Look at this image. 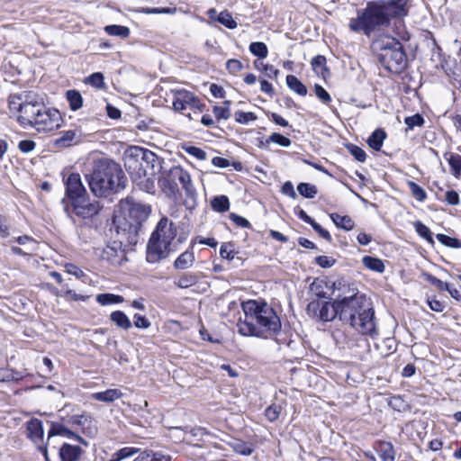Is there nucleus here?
Instances as JSON below:
<instances>
[{"mask_svg":"<svg viewBox=\"0 0 461 461\" xmlns=\"http://www.w3.org/2000/svg\"><path fill=\"white\" fill-rule=\"evenodd\" d=\"M307 312L322 321H331L338 317L361 335L374 339L379 335L374 308L366 295L354 291L348 295L339 294L333 303L312 301L307 306Z\"/></svg>","mask_w":461,"mask_h":461,"instance_id":"obj_1","label":"nucleus"},{"mask_svg":"<svg viewBox=\"0 0 461 461\" xmlns=\"http://www.w3.org/2000/svg\"><path fill=\"white\" fill-rule=\"evenodd\" d=\"M8 107L12 113H18L17 122L23 128L31 127L39 132H48L60 126L59 112L48 107L43 97L34 91L11 94Z\"/></svg>","mask_w":461,"mask_h":461,"instance_id":"obj_2","label":"nucleus"},{"mask_svg":"<svg viewBox=\"0 0 461 461\" xmlns=\"http://www.w3.org/2000/svg\"><path fill=\"white\" fill-rule=\"evenodd\" d=\"M8 107L12 113H18L17 122L23 128L31 127L39 132H48L60 126L59 112L48 107L43 97L34 91L11 94Z\"/></svg>","mask_w":461,"mask_h":461,"instance_id":"obj_3","label":"nucleus"},{"mask_svg":"<svg viewBox=\"0 0 461 461\" xmlns=\"http://www.w3.org/2000/svg\"><path fill=\"white\" fill-rule=\"evenodd\" d=\"M244 320L237 324L238 331L243 336L262 339L276 337L278 344L293 348L294 341L283 336L281 320L276 310L265 301L249 300L242 303Z\"/></svg>","mask_w":461,"mask_h":461,"instance_id":"obj_4","label":"nucleus"},{"mask_svg":"<svg viewBox=\"0 0 461 461\" xmlns=\"http://www.w3.org/2000/svg\"><path fill=\"white\" fill-rule=\"evenodd\" d=\"M86 179L91 192L97 197L120 192L127 182L120 165L106 158L95 160L92 171L86 174Z\"/></svg>","mask_w":461,"mask_h":461,"instance_id":"obj_5","label":"nucleus"},{"mask_svg":"<svg viewBox=\"0 0 461 461\" xmlns=\"http://www.w3.org/2000/svg\"><path fill=\"white\" fill-rule=\"evenodd\" d=\"M122 207L127 210V213L123 218V221L116 226L117 233L125 237L124 240H120V244L127 242L129 244L136 243L138 240L139 232L141 230L143 222L147 221L150 212L151 206L149 204L135 202L132 198H126L122 203ZM121 249V245L114 242V246H107L104 249L103 258L106 256L107 259L115 256L117 249Z\"/></svg>","mask_w":461,"mask_h":461,"instance_id":"obj_6","label":"nucleus"},{"mask_svg":"<svg viewBox=\"0 0 461 461\" xmlns=\"http://www.w3.org/2000/svg\"><path fill=\"white\" fill-rule=\"evenodd\" d=\"M176 233V225L167 217L161 218L147 244V261L155 264L167 258L171 252H175L176 248L172 244Z\"/></svg>","mask_w":461,"mask_h":461,"instance_id":"obj_7","label":"nucleus"},{"mask_svg":"<svg viewBox=\"0 0 461 461\" xmlns=\"http://www.w3.org/2000/svg\"><path fill=\"white\" fill-rule=\"evenodd\" d=\"M379 63L388 71L402 73L407 66V56L402 44L393 37L376 40L372 44Z\"/></svg>","mask_w":461,"mask_h":461,"instance_id":"obj_8","label":"nucleus"},{"mask_svg":"<svg viewBox=\"0 0 461 461\" xmlns=\"http://www.w3.org/2000/svg\"><path fill=\"white\" fill-rule=\"evenodd\" d=\"M124 166L131 176L157 175L162 169V159L149 149L132 146L124 153Z\"/></svg>","mask_w":461,"mask_h":461,"instance_id":"obj_9","label":"nucleus"},{"mask_svg":"<svg viewBox=\"0 0 461 461\" xmlns=\"http://www.w3.org/2000/svg\"><path fill=\"white\" fill-rule=\"evenodd\" d=\"M390 23L381 1H373L357 12V18L350 20L349 28L354 32L363 31L366 35H369L377 27H387Z\"/></svg>","mask_w":461,"mask_h":461,"instance_id":"obj_10","label":"nucleus"},{"mask_svg":"<svg viewBox=\"0 0 461 461\" xmlns=\"http://www.w3.org/2000/svg\"><path fill=\"white\" fill-rule=\"evenodd\" d=\"M61 203L65 213L74 223L79 220L86 223L87 221L93 220L102 209L98 201H90L86 196L71 203L63 198Z\"/></svg>","mask_w":461,"mask_h":461,"instance_id":"obj_11","label":"nucleus"},{"mask_svg":"<svg viewBox=\"0 0 461 461\" xmlns=\"http://www.w3.org/2000/svg\"><path fill=\"white\" fill-rule=\"evenodd\" d=\"M173 108L176 112H184L185 110L202 111L204 104L192 92L185 89L176 90L173 93Z\"/></svg>","mask_w":461,"mask_h":461,"instance_id":"obj_12","label":"nucleus"},{"mask_svg":"<svg viewBox=\"0 0 461 461\" xmlns=\"http://www.w3.org/2000/svg\"><path fill=\"white\" fill-rule=\"evenodd\" d=\"M66 196L69 203L86 196V190L82 183L80 175L71 173L65 180Z\"/></svg>","mask_w":461,"mask_h":461,"instance_id":"obj_13","label":"nucleus"},{"mask_svg":"<svg viewBox=\"0 0 461 461\" xmlns=\"http://www.w3.org/2000/svg\"><path fill=\"white\" fill-rule=\"evenodd\" d=\"M386 15L391 22L408 16L411 7V0H380Z\"/></svg>","mask_w":461,"mask_h":461,"instance_id":"obj_14","label":"nucleus"},{"mask_svg":"<svg viewBox=\"0 0 461 461\" xmlns=\"http://www.w3.org/2000/svg\"><path fill=\"white\" fill-rule=\"evenodd\" d=\"M175 178L178 179V183L182 185L185 194L189 198H194L196 192L193 185L190 174L181 167H175L174 174Z\"/></svg>","mask_w":461,"mask_h":461,"instance_id":"obj_15","label":"nucleus"},{"mask_svg":"<svg viewBox=\"0 0 461 461\" xmlns=\"http://www.w3.org/2000/svg\"><path fill=\"white\" fill-rule=\"evenodd\" d=\"M175 167H173L167 173V175L158 180V183L166 194L167 196H176L178 193V179L175 178L172 175L174 174Z\"/></svg>","mask_w":461,"mask_h":461,"instance_id":"obj_16","label":"nucleus"},{"mask_svg":"<svg viewBox=\"0 0 461 461\" xmlns=\"http://www.w3.org/2000/svg\"><path fill=\"white\" fill-rule=\"evenodd\" d=\"M199 279V273L185 271L174 276V285L180 289H187L195 285Z\"/></svg>","mask_w":461,"mask_h":461,"instance_id":"obj_17","label":"nucleus"},{"mask_svg":"<svg viewBox=\"0 0 461 461\" xmlns=\"http://www.w3.org/2000/svg\"><path fill=\"white\" fill-rule=\"evenodd\" d=\"M155 176L156 175L142 176V174H140V177L137 175L131 176L132 182L140 190L151 194L156 193Z\"/></svg>","mask_w":461,"mask_h":461,"instance_id":"obj_18","label":"nucleus"},{"mask_svg":"<svg viewBox=\"0 0 461 461\" xmlns=\"http://www.w3.org/2000/svg\"><path fill=\"white\" fill-rule=\"evenodd\" d=\"M28 438L35 443L42 442L44 430L42 421L39 419L32 418L26 423Z\"/></svg>","mask_w":461,"mask_h":461,"instance_id":"obj_19","label":"nucleus"},{"mask_svg":"<svg viewBox=\"0 0 461 461\" xmlns=\"http://www.w3.org/2000/svg\"><path fill=\"white\" fill-rule=\"evenodd\" d=\"M60 137L55 140V146L58 148H68L80 141V133L77 130L62 131Z\"/></svg>","mask_w":461,"mask_h":461,"instance_id":"obj_20","label":"nucleus"},{"mask_svg":"<svg viewBox=\"0 0 461 461\" xmlns=\"http://www.w3.org/2000/svg\"><path fill=\"white\" fill-rule=\"evenodd\" d=\"M375 448L382 461H394L395 451L391 442L383 440L376 441L375 443Z\"/></svg>","mask_w":461,"mask_h":461,"instance_id":"obj_21","label":"nucleus"},{"mask_svg":"<svg viewBox=\"0 0 461 461\" xmlns=\"http://www.w3.org/2000/svg\"><path fill=\"white\" fill-rule=\"evenodd\" d=\"M195 261L193 249H187L181 253L173 263V267L177 270H185L193 267Z\"/></svg>","mask_w":461,"mask_h":461,"instance_id":"obj_22","label":"nucleus"},{"mask_svg":"<svg viewBox=\"0 0 461 461\" xmlns=\"http://www.w3.org/2000/svg\"><path fill=\"white\" fill-rule=\"evenodd\" d=\"M227 444L232 450L240 455L250 456L254 451V445L240 438H230Z\"/></svg>","mask_w":461,"mask_h":461,"instance_id":"obj_23","label":"nucleus"},{"mask_svg":"<svg viewBox=\"0 0 461 461\" xmlns=\"http://www.w3.org/2000/svg\"><path fill=\"white\" fill-rule=\"evenodd\" d=\"M122 395H123V393H122V391L120 389L115 388V389H108L104 392L94 393H92L91 397H92V399L98 401V402L111 403V402H113L114 401L122 398Z\"/></svg>","mask_w":461,"mask_h":461,"instance_id":"obj_24","label":"nucleus"},{"mask_svg":"<svg viewBox=\"0 0 461 461\" xmlns=\"http://www.w3.org/2000/svg\"><path fill=\"white\" fill-rule=\"evenodd\" d=\"M61 461H77L81 455V448L64 443L59 451Z\"/></svg>","mask_w":461,"mask_h":461,"instance_id":"obj_25","label":"nucleus"},{"mask_svg":"<svg viewBox=\"0 0 461 461\" xmlns=\"http://www.w3.org/2000/svg\"><path fill=\"white\" fill-rule=\"evenodd\" d=\"M330 217L338 228L344 230H351L355 226L353 219L348 215H340L337 212H332L330 214Z\"/></svg>","mask_w":461,"mask_h":461,"instance_id":"obj_26","label":"nucleus"},{"mask_svg":"<svg viewBox=\"0 0 461 461\" xmlns=\"http://www.w3.org/2000/svg\"><path fill=\"white\" fill-rule=\"evenodd\" d=\"M110 320L120 329L127 330L131 327L129 317L122 311L113 312Z\"/></svg>","mask_w":461,"mask_h":461,"instance_id":"obj_27","label":"nucleus"},{"mask_svg":"<svg viewBox=\"0 0 461 461\" xmlns=\"http://www.w3.org/2000/svg\"><path fill=\"white\" fill-rule=\"evenodd\" d=\"M385 138V131L383 129H376L368 138L367 143L371 149L379 151Z\"/></svg>","mask_w":461,"mask_h":461,"instance_id":"obj_28","label":"nucleus"},{"mask_svg":"<svg viewBox=\"0 0 461 461\" xmlns=\"http://www.w3.org/2000/svg\"><path fill=\"white\" fill-rule=\"evenodd\" d=\"M362 263L365 267L376 273L384 272L385 267L384 261L378 258L365 256L362 258Z\"/></svg>","mask_w":461,"mask_h":461,"instance_id":"obj_29","label":"nucleus"},{"mask_svg":"<svg viewBox=\"0 0 461 461\" xmlns=\"http://www.w3.org/2000/svg\"><path fill=\"white\" fill-rule=\"evenodd\" d=\"M254 68L264 73V75L270 79H276L279 74V70L273 65L266 64L263 61L257 59L253 62Z\"/></svg>","mask_w":461,"mask_h":461,"instance_id":"obj_30","label":"nucleus"},{"mask_svg":"<svg viewBox=\"0 0 461 461\" xmlns=\"http://www.w3.org/2000/svg\"><path fill=\"white\" fill-rule=\"evenodd\" d=\"M171 457L162 452L144 451L133 461H170Z\"/></svg>","mask_w":461,"mask_h":461,"instance_id":"obj_31","label":"nucleus"},{"mask_svg":"<svg viewBox=\"0 0 461 461\" xmlns=\"http://www.w3.org/2000/svg\"><path fill=\"white\" fill-rule=\"evenodd\" d=\"M95 300L99 304L106 306L122 303L124 301V298L119 294L105 293L97 294Z\"/></svg>","mask_w":461,"mask_h":461,"instance_id":"obj_32","label":"nucleus"},{"mask_svg":"<svg viewBox=\"0 0 461 461\" xmlns=\"http://www.w3.org/2000/svg\"><path fill=\"white\" fill-rule=\"evenodd\" d=\"M286 85L299 95L304 96L307 95L306 86L294 75L286 76Z\"/></svg>","mask_w":461,"mask_h":461,"instance_id":"obj_33","label":"nucleus"},{"mask_svg":"<svg viewBox=\"0 0 461 461\" xmlns=\"http://www.w3.org/2000/svg\"><path fill=\"white\" fill-rule=\"evenodd\" d=\"M211 206L217 212H225L230 209V200L226 195H217L211 200Z\"/></svg>","mask_w":461,"mask_h":461,"instance_id":"obj_34","label":"nucleus"},{"mask_svg":"<svg viewBox=\"0 0 461 461\" xmlns=\"http://www.w3.org/2000/svg\"><path fill=\"white\" fill-rule=\"evenodd\" d=\"M67 100L68 101L69 107L72 111L80 109L83 105V98L79 91L68 90L66 93Z\"/></svg>","mask_w":461,"mask_h":461,"instance_id":"obj_35","label":"nucleus"},{"mask_svg":"<svg viewBox=\"0 0 461 461\" xmlns=\"http://www.w3.org/2000/svg\"><path fill=\"white\" fill-rule=\"evenodd\" d=\"M104 32L111 36H118L125 39L130 35V29L127 26L112 24L104 27Z\"/></svg>","mask_w":461,"mask_h":461,"instance_id":"obj_36","label":"nucleus"},{"mask_svg":"<svg viewBox=\"0 0 461 461\" xmlns=\"http://www.w3.org/2000/svg\"><path fill=\"white\" fill-rule=\"evenodd\" d=\"M249 50L250 53L259 59H263L268 55L267 46L262 41H254L249 44Z\"/></svg>","mask_w":461,"mask_h":461,"instance_id":"obj_37","label":"nucleus"},{"mask_svg":"<svg viewBox=\"0 0 461 461\" xmlns=\"http://www.w3.org/2000/svg\"><path fill=\"white\" fill-rule=\"evenodd\" d=\"M416 232L423 239H425L429 244H434L432 232L430 230L423 224L420 221H416L413 223Z\"/></svg>","mask_w":461,"mask_h":461,"instance_id":"obj_38","label":"nucleus"},{"mask_svg":"<svg viewBox=\"0 0 461 461\" xmlns=\"http://www.w3.org/2000/svg\"><path fill=\"white\" fill-rule=\"evenodd\" d=\"M447 161L451 167L452 175L459 178L461 176V156L458 154H450Z\"/></svg>","mask_w":461,"mask_h":461,"instance_id":"obj_39","label":"nucleus"},{"mask_svg":"<svg viewBox=\"0 0 461 461\" xmlns=\"http://www.w3.org/2000/svg\"><path fill=\"white\" fill-rule=\"evenodd\" d=\"M298 193L305 198H313L317 194V187L310 183H300L297 185Z\"/></svg>","mask_w":461,"mask_h":461,"instance_id":"obj_40","label":"nucleus"},{"mask_svg":"<svg viewBox=\"0 0 461 461\" xmlns=\"http://www.w3.org/2000/svg\"><path fill=\"white\" fill-rule=\"evenodd\" d=\"M137 452V448L131 447H122L112 455L111 461H122L132 456Z\"/></svg>","mask_w":461,"mask_h":461,"instance_id":"obj_41","label":"nucleus"},{"mask_svg":"<svg viewBox=\"0 0 461 461\" xmlns=\"http://www.w3.org/2000/svg\"><path fill=\"white\" fill-rule=\"evenodd\" d=\"M85 83L95 88L103 89L104 87V77L101 72H95L87 77Z\"/></svg>","mask_w":461,"mask_h":461,"instance_id":"obj_42","label":"nucleus"},{"mask_svg":"<svg viewBox=\"0 0 461 461\" xmlns=\"http://www.w3.org/2000/svg\"><path fill=\"white\" fill-rule=\"evenodd\" d=\"M408 186L412 196L419 202H423L427 198L426 192L424 189L413 181L408 182Z\"/></svg>","mask_w":461,"mask_h":461,"instance_id":"obj_43","label":"nucleus"},{"mask_svg":"<svg viewBox=\"0 0 461 461\" xmlns=\"http://www.w3.org/2000/svg\"><path fill=\"white\" fill-rule=\"evenodd\" d=\"M217 21L228 29H235L237 27L236 21L232 18L231 14L227 11L221 12L217 16Z\"/></svg>","mask_w":461,"mask_h":461,"instance_id":"obj_44","label":"nucleus"},{"mask_svg":"<svg viewBox=\"0 0 461 461\" xmlns=\"http://www.w3.org/2000/svg\"><path fill=\"white\" fill-rule=\"evenodd\" d=\"M230 101H225L223 106L213 107V113L216 116L217 120H227L230 117Z\"/></svg>","mask_w":461,"mask_h":461,"instance_id":"obj_45","label":"nucleus"},{"mask_svg":"<svg viewBox=\"0 0 461 461\" xmlns=\"http://www.w3.org/2000/svg\"><path fill=\"white\" fill-rule=\"evenodd\" d=\"M437 240L443 245L449 248H461V241L456 238L449 237L446 234H437Z\"/></svg>","mask_w":461,"mask_h":461,"instance_id":"obj_46","label":"nucleus"},{"mask_svg":"<svg viewBox=\"0 0 461 461\" xmlns=\"http://www.w3.org/2000/svg\"><path fill=\"white\" fill-rule=\"evenodd\" d=\"M183 149L190 156L194 157L199 160H205L207 158L206 152L195 146L185 145L183 146Z\"/></svg>","mask_w":461,"mask_h":461,"instance_id":"obj_47","label":"nucleus"},{"mask_svg":"<svg viewBox=\"0 0 461 461\" xmlns=\"http://www.w3.org/2000/svg\"><path fill=\"white\" fill-rule=\"evenodd\" d=\"M325 285L322 280H314L310 285V290L318 298H326L327 293L324 291Z\"/></svg>","mask_w":461,"mask_h":461,"instance_id":"obj_48","label":"nucleus"},{"mask_svg":"<svg viewBox=\"0 0 461 461\" xmlns=\"http://www.w3.org/2000/svg\"><path fill=\"white\" fill-rule=\"evenodd\" d=\"M424 118L420 113H416L405 118L404 122L408 130H413L414 127H421L424 124Z\"/></svg>","mask_w":461,"mask_h":461,"instance_id":"obj_49","label":"nucleus"},{"mask_svg":"<svg viewBox=\"0 0 461 461\" xmlns=\"http://www.w3.org/2000/svg\"><path fill=\"white\" fill-rule=\"evenodd\" d=\"M235 120L241 124H247L249 122L256 121L257 115L252 112L238 111L235 113Z\"/></svg>","mask_w":461,"mask_h":461,"instance_id":"obj_50","label":"nucleus"},{"mask_svg":"<svg viewBox=\"0 0 461 461\" xmlns=\"http://www.w3.org/2000/svg\"><path fill=\"white\" fill-rule=\"evenodd\" d=\"M424 278L429 282L432 285H434L438 290L439 291H447L448 289V284L441 281L440 279L437 278L436 276H432L429 273L423 274Z\"/></svg>","mask_w":461,"mask_h":461,"instance_id":"obj_51","label":"nucleus"},{"mask_svg":"<svg viewBox=\"0 0 461 461\" xmlns=\"http://www.w3.org/2000/svg\"><path fill=\"white\" fill-rule=\"evenodd\" d=\"M281 406L276 404H272L268 406L265 411V416L270 422L276 421L280 413H281Z\"/></svg>","mask_w":461,"mask_h":461,"instance_id":"obj_52","label":"nucleus"},{"mask_svg":"<svg viewBox=\"0 0 461 461\" xmlns=\"http://www.w3.org/2000/svg\"><path fill=\"white\" fill-rule=\"evenodd\" d=\"M267 142H274L285 148L291 145L290 139L280 133H272L267 140Z\"/></svg>","mask_w":461,"mask_h":461,"instance_id":"obj_53","label":"nucleus"},{"mask_svg":"<svg viewBox=\"0 0 461 461\" xmlns=\"http://www.w3.org/2000/svg\"><path fill=\"white\" fill-rule=\"evenodd\" d=\"M348 150L350 152V154L359 162H365L366 158V154L363 149L360 147L349 144L348 147Z\"/></svg>","mask_w":461,"mask_h":461,"instance_id":"obj_54","label":"nucleus"},{"mask_svg":"<svg viewBox=\"0 0 461 461\" xmlns=\"http://www.w3.org/2000/svg\"><path fill=\"white\" fill-rule=\"evenodd\" d=\"M312 69L317 73H321L326 68V58L321 55H318L312 59Z\"/></svg>","mask_w":461,"mask_h":461,"instance_id":"obj_55","label":"nucleus"},{"mask_svg":"<svg viewBox=\"0 0 461 461\" xmlns=\"http://www.w3.org/2000/svg\"><path fill=\"white\" fill-rule=\"evenodd\" d=\"M237 252L232 249L231 243H224L221 246L220 255L222 258L232 260Z\"/></svg>","mask_w":461,"mask_h":461,"instance_id":"obj_56","label":"nucleus"},{"mask_svg":"<svg viewBox=\"0 0 461 461\" xmlns=\"http://www.w3.org/2000/svg\"><path fill=\"white\" fill-rule=\"evenodd\" d=\"M314 92L316 96L323 103V104H329L331 101L330 95L326 91L325 88H323L320 85L314 86Z\"/></svg>","mask_w":461,"mask_h":461,"instance_id":"obj_57","label":"nucleus"},{"mask_svg":"<svg viewBox=\"0 0 461 461\" xmlns=\"http://www.w3.org/2000/svg\"><path fill=\"white\" fill-rule=\"evenodd\" d=\"M315 263L323 268H329L334 266L336 259L328 256H319L315 258Z\"/></svg>","mask_w":461,"mask_h":461,"instance_id":"obj_58","label":"nucleus"},{"mask_svg":"<svg viewBox=\"0 0 461 461\" xmlns=\"http://www.w3.org/2000/svg\"><path fill=\"white\" fill-rule=\"evenodd\" d=\"M226 68L230 74H237L243 69V64L238 59H229L226 63Z\"/></svg>","mask_w":461,"mask_h":461,"instance_id":"obj_59","label":"nucleus"},{"mask_svg":"<svg viewBox=\"0 0 461 461\" xmlns=\"http://www.w3.org/2000/svg\"><path fill=\"white\" fill-rule=\"evenodd\" d=\"M230 219L239 227L241 228H251L250 222L244 217L238 215L234 212L230 214Z\"/></svg>","mask_w":461,"mask_h":461,"instance_id":"obj_60","label":"nucleus"},{"mask_svg":"<svg viewBox=\"0 0 461 461\" xmlns=\"http://www.w3.org/2000/svg\"><path fill=\"white\" fill-rule=\"evenodd\" d=\"M66 431L67 428L64 425L59 423H52L48 432V439L57 435L63 436Z\"/></svg>","mask_w":461,"mask_h":461,"instance_id":"obj_61","label":"nucleus"},{"mask_svg":"<svg viewBox=\"0 0 461 461\" xmlns=\"http://www.w3.org/2000/svg\"><path fill=\"white\" fill-rule=\"evenodd\" d=\"M133 323L134 326L139 329H148L150 327V321L145 316L138 313L133 316Z\"/></svg>","mask_w":461,"mask_h":461,"instance_id":"obj_62","label":"nucleus"},{"mask_svg":"<svg viewBox=\"0 0 461 461\" xmlns=\"http://www.w3.org/2000/svg\"><path fill=\"white\" fill-rule=\"evenodd\" d=\"M36 147V143L32 140H23L19 142L18 148L23 153H29Z\"/></svg>","mask_w":461,"mask_h":461,"instance_id":"obj_63","label":"nucleus"},{"mask_svg":"<svg viewBox=\"0 0 461 461\" xmlns=\"http://www.w3.org/2000/svg\"><path fill=\"white\" fill-rule=\"evenodd\" d=\"M311 226L312 227V229L321 237L323 238L324 240H326L327 241L330 242L332 238L330 234V232L325 230L324 228H322L321 226V224H319L318 222H316L315 221H313V223L311 224Z\"/></svg>","mask_w":461,"mask_h":461,"instance_id":"obj_64","label":"nucleus"}]
</instances>
